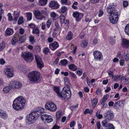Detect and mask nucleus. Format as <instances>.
<instances>
[{"label":"nucleus","instance_id":"nucleus-1","mask_svg":"<svg viewBox=\"0 0 129 129\" xmlns=\"http://www.w3.org/2000/svg\"><path fill=\"white\" fill-rule=\"evenodd\" d=\"M115 6L111 5L107 8V12L109 14L110 21L113 24L116 23L118 21V13L115 9Z\"/></svg>","mask_w":129,"mask_h":129},{"label":"nucleus","instance_id":"nucleus-2","mask_svg":"<svg viewBox=\"0 0 129 129\" xmlns=\"http://www.w3.org/2000/svg\"><path fill=\"white\" fill-rule=\"evenodd\" d=\"M25 103V100L23 97L19 96L14 101L12 105L13 107L15 110H21L24 108Z\"/></svg>","mask_w":129,"mask_h":129},{"label":"nucleus","instance_id":"nucleus-3","mask_svg":"<svg viewBox=\"0 0 129 129\" xmlns=\"http://www.w3.org/2000/svg\"><path fill=\"white\" fill-rule=\"evenodd\" d=\"M40 73L37 71H33L30 72L28 76L29 80L31 82L38 83L41 80Z\"/></svg>","mask_w":129,"mask_h":129},{"label":"nucleus","instance_id":"nucleus-4","mask_svg":"<svg viewBox=\"0 0 129 129\" xmlns=\"http://www.w3.org/2000/svg\"><path fill=\"white\" fill-rule=\"evenodd\" d=\"M71 94L70 86H65L61 91V96L64 99H68L70 98Z\"/></svg>","mask_w":129,"mask_h":129},{"label":"nucleus","instance_id":"nucleus-5","mask_svg":"<svg viewBox=\"0 0 129 129\" xmlns=\"http://www.w3.org/2000/svg\"><path fill=\"white\" fill-rule=\"evenodd\" d=\"M25 39L26 37L25 36H22V37H20L19 34H17L13 38L11 43L13 45H15L17 43L19 44L20 43L23 42Z\"/></svg>","mask_w":129,"mask_h":129},{"label":"nucleus","instance_id":"nucleus-6","mask_svg":"<svg viewBox=\"0 0 129 129\" xmlns=\"http://www.w3.org/2000/svg\"><path fill=\"white\" fill-rule=\"evenodd\" d=\"M38 117L33 111L28 114L26 117V119L28 123L31 124L34 123Z\"/></svg>","mask_w":129,"mask_h":129},{"label":"nucleus","instance_id":"nucleus-7","mask_svg":"<svg viewBox=\"0 0 129 129\" xmlns=\"http://www.w3.org/2000/svg\"><path fill=\"white\" fill-rule=\"evenodd\" d=\"M21 56L27 62L31 61L34 58L33 55L29 52H22Z\"/></svg>","mask_w":129,"mask_h":129},{"label":"nucleus","instance_id":"nucleus-8","mask_svg":"<svg viewBox=\"0 0 129 129\" xmlns=\"http://www.w3.org/2000/svg\"><path fill=\"white\" fill-rule=\"evenodd\" d=\"M45 106L46 109L53 112H55L57 109L56 105L53 103L47 102L45 104Z\"/></svg>","mask_w":129,"mask_h":129},{"label":"nucleus","instance_id":"nucleus-9","mask_svg":"<svg viewBox=\"0 0 129 129\" xmlns=\"http://www.w3.org/2000/svg\"><path fill=\"white\" fill-rule=\"evenodd\" d=\"M35 57L38 67L40 69H41L44 67L43 63L42 58L38 55H35Z\"/></svg>","mask_w":129,"mask_h":129},{"label":"nucleus","instance_id":"nucleus-10","mask_svg":"<svg viewBox=\"0 0 129 129\" xmlns=\"http://www.w3.org/2000/svg\"><path fill=\"white\" fill-rule=\"evenodd\" d=\"M5 73L7 76L8 77H11L13 76L14 74L13 69L11 67H8L5 70Z\"/></svg>","mask_w":129,"mask_h":129},{"label":"nucleus","instance_id":"nucleus-11","mask_svg":"<svg viewBox=\"0 0 129 129\" xmlns=\"http://www.w3.org/2000/svg\"><path fill=\"white\" fill-rule=\"evenodd\" d=\"M104 115L106 119L108 120H111L114 116L113 113L110 110H109L105 112Z\"/></svg>","mask_w":129,"mask_h":129},{"label":"nucleus","instance_id":"nucleus-12","mask_svg":"<svg viewBox=\"0 0 129 129\" xmlns=\"http://www.w3.org/2000/svg\"><path fill=\"white\" fill-rule=\"evenodd\" d=\"M93 54L96 60L100 61L103 59V56L100 51H95L93 52Z\"/></svg>","mask_w":129,"mask_h":129},{"label":"nucleus","instance_id":"nucleus-13","mask_svg":"<svg viewBox=\"0 0 129 129\" xmlns=\"http://www.w3.org/2000/svg\"><path fill=\"white\" fill-rule=\"evenodd\" d=\"M10 85L12 86V88L18 89L20 88L22 86L21 84L19 82L11 81L10 83Z\"/></svg>","mask_w":129,"mask_h":129},{"label":"nucleus","instance_id":"nucleus-14","mask_svg":"<svg viewBox=\"0 0 129 129\" xmlns=\"http://www.w3.org/2000/svg\"><path fill=\"white\" fill-rule=\"evenodd\" d=\"M36 110L33 111L38 117L41 115L42 113H44L45 112L44 109L41 107L37 108Z\"/></svg>","mask_w":129,"mask_h":129},{"label":"nucleus","instance_id":"nucleus-15","mask_svg":"<svg viewBox=\"0 0 129 129\" xmlns=\"http://www.w3.org/2000/svg\"><path fill=\"white\" fill-rule=\"evenodd\" d=\"M49 5L50 7L53 9H57L59 8L60 6L57 2L55 1H51Z\"/></svg>","mask_w":129,"mask_h":129},{"label":"nucleus","instance_id":"nucleus-16","mask_svg":"<svg viewBox=\"0 0 129 129\" xmlns=\"http://www.w3.org/2000/svg\"><path fill=\"white\" fill-rule=\"evenodd\" d=\"M122 47L125 49H127L129 47V40L126 39L122 40L121 43Z\"/></svg>","mask_w":129,"mask_h":129},{"label":"nucleus","instance_id":"nucleus-17","mask_svg":"<svg viewBox=\"0 0 129 129\" xmlns=\"http://www.w3.org/2000/svg\"><path fill=\"white\" fill-rule=\"evenodd\" d=\"M50 48L53 51L59 47L58 43L56 41L54 42L53 43L49 44Z\"/></svg>","mask_w":129,"mask_h":129},{"label":"nucleus","instance_id":"nucleus-18","mask_svg":"<svg viewBox=\"0 0 129 129\" xmlns=\"http://www.w3.org/2000/svg\"><path fill=\"white\" fill-rule=\"evenodd\" d=\"M73 16L77 20H79L81 18V17L83 16V15L82 14H80L79 13L76 12L73 13Z\"/></svg>","mask_w":129,"mask_h":129},{"label":"nucleus","instance_id":"nucleus-19","mask_svg":"<svg viewBox=\"0 0 129 129\" xmlns=\"http://www.w3.org/2000/svg\"><path fill=\"white\" fill-rule=\"evenodd\" d=\"M12 86L9 83V85L8 86H6L4 87L3 89V92L4 93H7L9 90L12 89Z\"/></svg>","mask_w":129,"mask_h":129},{"label":"nucleus","instance_id":"nucleus-20","mask_svg":"<svg viewBox=\"0 0 129 129\" xmlns=\"http://www.w3.org/2000/svg\"><path fill=\"white\" fill-rule=\"evenodd\" d=\"M13 33L14 30L13 29L8 28L5 31V35L6 36H9L12 35Z\"/></svg>","mask_w":129,"mask_h":129},{"label":"nucleus","instance_id":"nucleus-21","mask_svg":"<svg viewBox=\"0 0 129 129\" xmlns=\"http://www.w3.org/2000/svg\"><path fill=\"white\" fill-rule=\"evenodd\" d=\"M123 104V101H118L116 102L114 106V108L118 110L122 106Z\"/></svg>","mask_w":129,"mask_h":129},{"label":"nucleus","instance_id":"nucleus-22","mask_svg":"<svg viewBox=\"0 0 129 129\" xmlns=\"http://www.w3.org/2000/svg\"><path fill=\"white\" fill-rule=\"evenodd\" d=\"M53 89L58 96L60 97L63 98V95L61 96L62 95H61V92H59V88L58 86L54 87Z\"/></svg>","mask_w":129,"mask_h":129},{"label":"nucleus","instance_id":"nucleus-23","mask_svg":"<svg viewBox=\"0 0 129 129\" xmlns=\"http://www.w3.org/2000/svg\"><path fill=\"white\" fill-rule=\"evenodd\" d=\"M73 34L71 31H69L66 37V39L67 40H70L73 39Z\"/></svg>","mask_w":129,"mask_h":129},{"label":"nucleus","instance_id":"nucleus-24","mask_svg":"<svg viewBox=\"0 0 129 129\" xmlns=\"http://www.w3.org/2000/svg\"><path fill=\"white\" fill-rule=\"evenodd\" d=\"M121 81L122 84L126 85L129 83V79L123 77L121 78Z\"/></svg>","mask_w":129,"mask_h":129},{"label":"nucleus","instance_id":"nucleus-25","mask_svg":"<svg viewBox=\"0 0 129 129\" xmlns=\"http://www.w3.org/2000/svg\"><path fill=\"white\" fill-rule=\"evenodd\" d=\"M68 67L69 69L72 70L73 71H75L77 69V66L74 64H72L69 65Z\"/></svg>","mask_w":129,"mask_h":129},{"label":"nucleus","instance_id":"nucleus-26","mask_svg":"<svg viewBox=\"0 0 129 129\" xmlns=\"http://www.w3.org/2000/svg\"><path fill=\"white\" fill-rule=\"evenodd\" d=\"M55 28L54 29L56 31H58L60 32L61 30V28L59 26L57 21H56L55 22Z\"/></svg>","mask_w":129,"mask_h":129},{"label":"nucleus","instance_id":"nucleus-27","mask_svg":"<svg viewBox=\"0 0 129 129\" xmlns=\"http://www.w3.org/2000/svg\"><path fill=\"white\" fill-rule=\"evenodd\" d=\"M106 119L103 121L102 122V125L103 126L107 128L111 124L110 123H108Z\"/></svg>","mask_w":129,"mask_h":129},{"label":"nucleus","instance_id":"nucleus-28","mask_svg":"<svg viewBox=\"0 0 129 129\" xmlns=\"http://www.w3.org/2000/svg\"><path fill=\"white\" fill-rule=\"evenodd\" d=\"M0 116L4 119H6L8 117V115L5 112H0Z\"/></svg>","mask_w":129,"mask_h":129},{"label":"nucleus","instance_id":"nucleus-29","mask_svg":"<svg viewBox=\"0 0 129 129\" xmlns=\"http://www.w3.org/2000/svg\"><path fill=\"white\" fill-rule=\"evenodd\" d=\"M109 98V95L108 94H106L104 95L103 98L101 100V104H103Z\"/></svg>","mask_w":129,"mask_h":129},{"label":"nucleus","instance_id":"nucleus-30","mask_svg":"<svg viewBox=\"0 0 129 129\" xmlns=\"http://www.w3.org/2000/svg\"><path fill=\"white\" fill-rule=\"evenodd\" d=\"M47 0H40L39 2V5L40 6H44L47 3Z\"/></svg>","mask_w":129,"mask_h":129},{"label":"nucleus","instance_id":"nucleus-31","mask_svg":"<svg viewBox=\"0 0 129 129\" xmlns=\"http://www.w3.org/2000/svg\"><path fill=\"white\" fill-rule=\"evenodd\" d=\"M53 120L52 116L48 115L46 121L48 123H50Z\"/></svg>","mask_w":129,"mask_h":129},{"label":"nucleus","instance_id":"nucleus-32","mask_svg":"<svg viewBox=\"0 0 129 129\" xmlns=\"http://www.w3.org/2000/svg\"><path fill=\"white\" fill-rule=\"evenodd\" d=\"M124 30L126 34L129 36V24H127L125 26Z\"/></svg>","mask_w":129,"mask_h":129},{"label":"nucleus","instance_id":"nucleus-33","mask_svg":"<svg viewBox=\"0 0 129 129\" xmlns=\"http://www.w3.org/2000/svg\"><path fill=\"white\" fill-rule=\"evenodd\" d=\"M61 116V112L58 111L56 114V119L57 121L59 120Z\"/></svg>","mask_w":129,"mask_h":129},{"label":"nucleus","instance_id":"nucleus-34","mask_svg":"<svg viewBox=\"0 0 129 129\" xmlns=\"http://www.w3.org/2000/svg\"><path fill=\"white\" fill-rule=\"evenodd\" d=\"M26 17L27 18V20L30 21L32 19V14L29 13H26Z\"/></svg>","mask_w":129,"mask_h":129},{"label":"nucleus","instance_id":"nucleus-35","mask_svg":"<svg viewBox=\"0 0 129 129\" xmlns=\"http://www.w3.org/2000/svg\"><path fill=\"white\" fill-rule=\"evenodd\" d=\"M115 40L113 37H110V38L109 42L111 44L114 45L115 44Z\"/></svg>","mask_w":129,"mask_h":129},{"label":"nucleus","instance_id":"nucleus-36","mask_svg":"<svg viewBox=\"0 0 129 129\" xmlns=\"http://www.w3.org/2000/svg\"><path fill=\"white\" fill-rule=\"evenodd\" d=\"M88 43L87 41L86 40L83 41L81 43V46L83 47H86L88 44Z\"/></svg>","mask_w":129,"mask_h":129},{"label":"nucleus","instance_id":"nucleus-37","mask_svg":"<svg viewBox=\"0 0 129 129\" xmlns=\"http://www.w3.org/2000/svg\"><path fill=\"white\" fill-rule=\"evenodd\" d=\"M92 105L93 107H95L97 103V100L96 98H95L93 99L92 101Z\"/></svg>","mask_w":129,"mask_h":129},{"label":"nucleus","instance_id":"nucleus-38","mask_svg":"<svg viewBox=\"0 0 129 129\" xmlns=\"http://www.w3.org/2000/svg\"><path fill=\"white\" fill-rule=\"evenodd\" d=\"M78 3L77 2H75L73 4L72 7V8L74 10H77L78 7L75 6H77L78 5Z\"/></svg>","mask_w":129,"mask_h":129},{"label":"nucleus","instance_id":"nucleus-39","mask_svg":"<svg viewBox=\"0 0 129 129\" xmlns=\"http://www.w3.org/2000/svg\"><path fill=\"white\" fill-rule=\"evenodd\" d=\"M32 32L33 33L35 34H39V31L38 28L37 27H36L34 29H33Z\"/></svg>","mask_w":129,"mask_h":129},{"label":"nucleus","instance_id":"nucleus-40","mask_svg":"<svg viewBox=\"0 0 129 129\" xmlns=\"http://www.w3.org/2000/svg\"><path fill=\"white\" fill-rule=\"evenodd\" d=\"M93 111L92 110H91L90 111L89 109H86L84 112V113L85 114H86L88 113L92 114L93 112Z\"/></svg>","mask_w":129,"mask_h":129},{"label":"nucleus","instance_id":"nucleus-41","mask_svg":"<svg viewBox=\"0 0 129 129\" xmlns=\"http://www.w3.org/2000/svg\"><path fill=\"white\" fill-rule=\"evenodd\" d=\"M49 49L48 47L44 48L43 49V52L45 54H46L49 52Z\"/></svg>","mask_w":129,"mask_h":129},{"label":"nucleus","instance_id":"nucleus-42","mask_svg":"<svg viewBox=\"0 0 129 129\" xmlns=\"http://www.w3.org/2000/svg\"><path fill=\"white\" fill-rule=\"evenodd\" d=\"M51 22L52 21L51 20L48 19L47 20L46 23V26L48 28H49L50 27L51 24Z\"/></svg>","mask_w":129,"mask_h":129},{"label":"nucleus","instance_id":"nucleus-43","mask_svg":"<svg viewBox=\"0 0 129 129\" xmlns=\"http://www.w3.org/2000/svg\"><path fill=\"white\" fill-rule=\"evenodd\" d=\"M48 115L47 114H44L41 115V118L43 121L46 120L47 117Z\"/></svg>","mask_w":129,"mask_h":129},{"label":"nucleus","instance_id":"nucleus-44","mask_svg":"<svg viewBox=\"0 0 129 129\" xmlns=\"http://www.w3.org/2000/svg\"><path fill=\"white\" fill-rule=\"evenodd\" d=\"M60 62L62 65L64 66L66 65L68 63L67 60L66 59H64L63 60H61Z\"/></svg>","mask_w":129,"mask_h":129},{"label":"nucleus","instance_id":"nucleus-45","mask_svg":"<svg viewBox=\"0 0 129 129\" xmlns=\"http://www.w3.org/2000/svg\"><path fill=\"white\" fill-rule=\"evenodd\" d=\"M23 18L22 17H19V19L18 21V24H21L23 23Z\"/></svg>","mask_w":129,"mask_h":129},{"label":"nucleus","instance_id":"nucleus-46","mask_svg":"<svg viewBox=\"0 0 129 129\" xmlns=\"http://www.w3.org/2000/svg\"><path fill=\"white\" fill-rule=\"evenodd\" d=\"M65 19V17L64 16L61 15L60 16V23L62 24L64 22V20Z\"/></svg>","mask_w":129,"mask_h":129},{"label":"nucleus","instance_id":"nucleus-47","mask_svg":"<svg viewBox=\"0 0 129 129\" xmlns=\"http://www.w3.org/2000/svg\"><path fill=\"white\" fill-rule=\"evenodd\" d=\"M96 115L97 118L99 119H101L103 117L102 115L100 114V112L99 111H98L96 113Z\"/></svg>","mask_w":129,"mask_h":129},{"label":"nucleus","instance_id":"nucleus-48","mask_svg":"<svg viewBox=\"0 0 129 129\" xmlns=\"http://www.w3.org/2000/svg\"><path fill=\"white\" fill-rule=\"evenodd\" d=\"M120 77V76L119 75H117L116 76H113L112 78L113 79V80L116 81V80L119 79Z\"/></svg>","mask_w":129,"mask_h":129},{"label":"nucleus","instance_id":"nucleus-49","mask_svg":"<svg viewBox=\"0 0 129 129\" xmlns=\"http://www.w3.org/2000/svg\"><path fill=\"white\" fill-rule=\"evenodd\" d=\"M67 7L65 6L62 7L61 9V11L62 13H64L67 10Z\"/></svg>","mask_w":129,"mask_h":129},{"label":"nucleus","instance_id":"nucleus-50","mask_svg":"<svg viewBox=\"0 0 129 129\" xmlns=\"http://www.w3.org/2000/svg\"><path fill=\"white\" fill-rule=\"evenodd\" d=\"M5 48V45L3 42L0 43V50H2Z\"/></svg>","mask_w":129,"mask_h":129},{"label":"nucleus","instance_id":"nucleus-51","mask_svg":"<svg viewBox=\"0 0 129 129\" xmlns=\"http://www.w3.org/2000/svg\"><path fill=\"white\" fill-rule=\"evenodd\" d=\"M56 14L54 12H51L50 14V15L52 18H55L56 17Z\"/></svg>","mask_w":129,"mask_h":129},{"label":"nucleus","instance_id":"nucleus-52","mask_svg":"<svg viewBox=\"0 0 129 129\" xmlns=\"http://www.w3.org/2000/svg\"><path fill=\"white\" fill-rule=\"evenodd\" d=\"M30 42L32 44H33L35 42V40L34 37L32 36H30L29 38Z\"/></svg>","mask_w":129,"mask_h":129},{"label":"nucleus","instance_id":"nucleus-53","mask_svg":"<svg viewBox=\"0 0 129 129\" xmlns=\"http://www.w3.org/2000/svg\"><path fill=\"white\" fill-rule=\"evenodd\" d=\"M7 16L8 17V20L9 21H12L13 20V19L11 14L10 13H8Z\"/></svg>","mask_w":129,"mask_h":129},{"label":"nucleus","instance_id":"nucleus-54","mask_svg":"<svg viewBox=\"0 0 129 129\" xmlns=\"http://www.w3.org/2000/svg\"><path fill=\"white\" fill-rule=\"evenodd\" d=\"M124 58L126 61H127L129 59V53L128 52L127 53Z\"/></svg>","mask_w":129,"mask_h":129},{"label":"nucleus","instance_id":"nucleus-55","mask_svg":"<svg viewBox=\"0 0 129 129\" xmlns=\"http://www.w3.org/2000/svg\"><path fill=\"white\" fill-rule=\"evenodd\" d=\"M28 26L29 27L32 29H34L36 27V25L33 23H30L28 25Z\"/></svg>","mask_w":129,"mask_h":129},{"label":"nucleus","instance_id":"nucleus-56","mask_svg":"<svg viewBox=\"0 0 129 129\" xmlns=\"http://www.w3.org/2000/svg\"><path fill=\"white\" fill-rule=\"evenodd\" d=\"M70 76H71L73 78H74V79H76L77 78V77L76 76V75L75 74L72 73V72H70Z\"/></svg>","mask_w":129,"mask_h":129},{"label":"nucleus","instance_id":"nucleus-57","mask_svg":"<svg viewBox=\"0 0 129 129\" xmlns=\"http://www.w3.org/2000/svg\"><path fill=\"white\" fill-rule=\"evenodd\" d=\"M14 16H17V17H19V13L18 11H15L14 12Z\"/></svg>","mask_w":129,"mask_h":129},{"label":"nucleus","instance_id":"nucleus-58","mask_svg":"<svg viewBox=\"0 0 129 129\" xmlns=\"http://www.w3.org/2000/svg\"><path fill=\"white\" fill-rule=\"evenodd\" d=\"M34 14L35 16H40L41 15V13L39 11L37 10L35 12Z\"/></svg>","mask_w":129,"mask_h":129},{"label":"nucleus","instance_id":"nucleus-59","mask_svg":"<svg viewBox=\"0 0 129 129\" xmlns=\"http://www.w3.org/2000/svg\"><path fill=\"white\" fill-rule=\"evenodd\" d=\"M61 3L65 4L66 5H70V3H67L68 0H61Z\"/></svg>","mask_w":129,"mask_h":129},{"label":"nucleus","instance_id":"nucleus-60","mask_svg":"<svg viewBox=\"0 0 129 129\" xmlns=\"http://www.w3.org/2000/svg\"><path fill=\"white\" fill-rule=\"evenodd\" d=\"M104 12L103 10H99V13L98 14V16L99 17H101L102 15L104 14Z\"/></svg>","mask_w":129,"mask_h":129},{"label":"nucleus","instance_id":"nucleus-61","mask_svg":"<svg viewBox=\"0 0 129 129\" xmlns=\"http://www.w3.org/2000/svg\"><path fill=\"white\" fill-rule=\"evenodd\" d=\"M128 5V2L127 1H124L123 3V6L124 7H126Z\"/></svg>","mask_w":129,"mask_h":129},{"label":"nucleus","instance_id":"nucleus-62","mask_svg":"<svg viewBox=\"0 0 129 129\" xmlns=\"http://www.w3.org/2000/svg\"><path fill=\"white\" fill-rule=\"evenodd\" d=\"M105 129H115V127L112 124H111L110 125L107 127V128Z\"/></svg>","mask_w":129,"mask_h":129},{"label":"nucleus","instance_id":"nucleus-63","mask_svg":"<svg viewBox=\"0 0 129 129\" xmlns=\"http://www.w3.org/2000/svg\"><path fill=\"white\" fill-rule=\"evenodd\" d=\"M42 28L43 30H44L45 29H46V28H47V27L46 28V24L45 23L43 22L42 23Z\"/></svg>","mask_w":129,"mask_h":129},{"label":"nucleus","instance_id":"nucleus-64","mask_svg":"<svg viewBox=\"0 0 129 129\" xmlns=\"http://www.w3.org/2000/svg\"><path fill=\"white\" fill-rule=\"evenodd\" d=\"M76 74L78 75L79 76H81L82 74V72L81 70H77V71Z\"/></svg>","mask_w":129,"mask_h":129}]
</instances>
